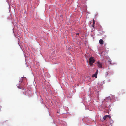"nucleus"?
Masks as SVG:
<instances>
[{
  "label": "nucleus",
  "mask_w": 126,
  "mask_h": 126,
  "mask_svg": "<svg viewBox=\"0 0 126 126\" xmlns=\"http://www.w3.org/2000/svg\"><path fill=\"white\" fill-rule=\"evenodd\" d=\"M95 62V60L94 58L92 57H91L89 59V62L90 66H91Z\"/></svg>",
  "instance_id": "obj_1"
},
{
  "label": "nucleus",
  "mask_w": 126,
  "mask_h": 126,
  "mask_svg": "<svg viewBox=\"0 0 126 126\" xmlns=\"http://www.w3.org/2000/svg\"><path fill=\"white\" fill-rule=\"evenodd\" d=\"M97 65L98 67L99 68L102 67V63L99 61L97 63Z\"/></svg>",
  "instance_id": "obj_2"
},
{
  "label": "nucleus",
  "mask_w": 126,
  "mask_h": 126,
  "mask_svg": "<svg viewBox=\"0 0 126 126\" xmlns=\"http://www.w3.org/2000/svg\"><path fill=\"white\" fill-rule=\"evenodd\" d=\"M99 43L101 45H103L104 43V41L102 39H101L99 40Z\"/></svg>",
  "instance_id": "obj_3"
},
{
  "label": "nucleus",
  "mask_w": 126,
  "mask_h": 126,
  "mask_svg": "<svg viewBox=\"0 0 126 126\" xmlns=\"http://www.w3.org/2000/svg\"><path fill=\"white\" fill-rule=\"evenodd\" d=\"M97 72H95V73L93 74L92 76V77H95V78H97Z\"/></svg>",
  "instance_id": "obj_4"
},
{
  "label": "nucleus",
  "mask_w": 126,
  "mask_h": 126,
  "mask_svg": "<svg viewBox=\"0 0 126 126\" xmlns=\"http://www.w3.org/2000/svg\"><path fill=\"white\" fill-rule=\"evenodd\" d=\"M107 117V115L104 116L103 117L104 120H105Z\"/></svg>",
  "instance_id": "obj_5"
},
{
  "label": "nucleus",
  "mask_w": 126,
  "mask_h": 126,
  "mask_svg": "<svg viewBox=\"0 0 126 126\" xmlns=\"http://www.w3.org/2000/svg\"><path fill=\"white\" fill-rule=\"evenodd\" d=\"M107 117H108L109 118H111V116L110 115H107Z\"/></svg>",
  "instance_id": "obj_6"
},
{
  "label": "nucleus",
  "mask_w": 126,
  "mask_h": 126,
  "mask_svg": "<svg viewBox=\"0 0 126 126\" xmlns=\"http://www.w3.org/2000/svg\"><path fill=\"white\" fill-rule=\"evenodd\" d=\"M76 35H79V33H76Z\"/></svg>",
  "instance_id": "obj_7"
},
{
  "label": "nucleus",
  "mask_w": 126,
  "mask_h": 126,
  "mask_svg": "<svg viewBox=\"0 0 126 126\" xmlns=\"http://www.w3.org/2000/svg\"><path fill=\"white\" fill-rule=\"evenodd\" d=\"M98 70H97V71H96V72H97V74L98 73Z\"/></svg>",
  "instance_id": "obj_8"
},
{
  "label": "nucleus",
  "mask_w": 126,
  "mask_h": 126,
  "mask_svg": "<svg viewBox=\"0 0 126 126\" xmlns=\"http://www.w3.org/2000/svg\"><path fill=\"white\" fill-rule=\"evenodd\" d=\"M95 21H94V22H93V25H94V24H95Z\"/></svg>",
  "instance_id": "obj_9"
},
{
  "label": "nucleus",
  "mask_w": 126,
  "mask_h": 126,
  "mask_svg": "<svg viewBox=\"0 0 126 126\" xmlns=\"http://www.w3.org/2000/svg\"><path fill=\"white\" fill-rule=\"evenodd\" d=\"M2 108V107L0 106V109L1 108Z\"/></svg>",
  "instance_id": "obj_10"
},
{
  "label": "nucleus",
  "mask_w": 126,
  "mask_h": 126,
  "mask_svg": "<svg viewBox=\"0 0 126 126\" xmlns=\"http://www.w3.org/2000/svg\"><path fill=\"white\" fill-rule=\"evenodd\" d=\"M94 21H94V19H93V22H94Z\"/></svg>",
  "instance_id": "obj_11"
},
{
  "label": "nucleus",
  "mask_w": 126,
  "mask_h": 126,
  "mask_svg": "<svg viewBox=\"0 0 126 126\" xmlns=\"http://www.w3.org/2000/svg\"><path fill=\"white\" fill-rule=\"evenodd\" d=\"M20 86H18V87L19 88H20Z\"/></svg>",
  "instance_id": "obj_12"
},
{
  "label": "nucleus",
  "mask_w": 126,
  "mask_h": 126,
  "mask_svg": "<svg viewBox=\"0 0 126 126\" xmlns=\"http://www.w3.org/2000/svg\"><path fill=\"white\" fill-rule=\"evenodd\" d=\"M94 25H93V27H94Z\"/></svg>",
  "instance_id": "obj_13"
}]
</instances>
